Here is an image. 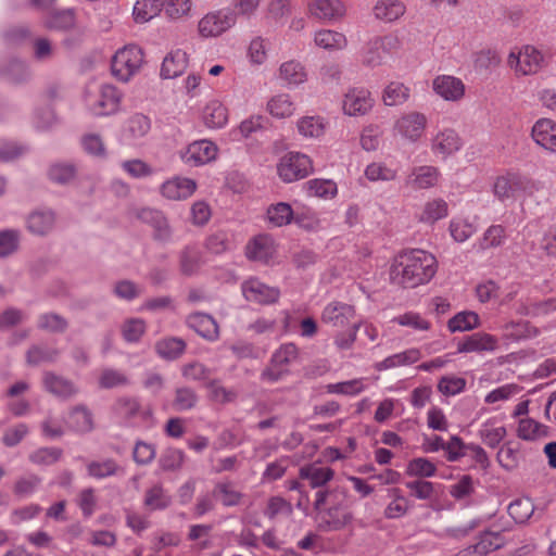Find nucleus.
I'll return each mask as SVG.
<instances>
[{"label": "nucleus", "mask_w": 556, "mask_h": 556, "mask_svg": "<svg viewBox=\"0 0 556 556\" xmlns=\"http://www.w3.org/2000/svg\"><path fill=\"white\" fill-rule=\"evenodd\" d=\"M435 257L424 250L412 249L399 253L391 265L390 278L403 288L428 283L437 273Z\"/></svg>", "instance_id": "obj_1"}, {"label": "nucleus", "mask_w": 556, "mask_h": 556, "mask_svg": "<svg viewBox=\"0 0 556 556\" xmlns=\"http://www.w3.org/2000/svg\"><path fill=\"white\" fill-rule=\"evenodd\" d=\"M318 527L337 531L348 522V495L344 490H319L314 502Z\"/></svg>", "instance_id": "obj_2"}, {"label": "nucleus", "mask_w": 556, "mask_h": 556, "mask_svg": "<svg viewBox=\"0 0 556 556\" xmlns=\"http://www.w3.org/2000/svg\"><path fill=\"white\" fill-rule=\"evenodd\" d=\"M300 361V349L292 342L283 343L276 349L262 370L260 379L266 383H275L290 374V366Z\"/></svg>", "instance_id": "obj_3"}, {"label": "nucleus", "mask_w": 556, "mask_h": 556, "mask_svg": "<svg viewBox=\"0 0 556 556\" xmlns=\"http://www.w3.org/2000/svg\"><path fill=\"white\" fill-rule=\"evenodd\" d=\"M143 63V52L135 45L119 49L111 62V71L114 77L121 81H128Z\"/></svg>", "instance_id": "obj_4"}, {"label": "nucleus", "mask_w": 556, "mask_h": 556, "mask_svg": "<svg viewBox=\"0 0 556 556\" xmlns=\"http://www.w3.org/2000/svg\"><path fill=\"white\" fill-rule=\"evenodd\" d=\"M312 173V160L301 152H288L277 164V174L286 184L303 179Z\"/></svg>", "instance_id": "obj_5"}, {"label": "nucleus", "mask_w": 556, "mask_h": 556, "mask_svg": "<svg viewBox=\"0 0 556 556\" xmlns=\"http://www.w3.org/2000/svg\"><path fill=\"white\" fill-rule=\"evenodd\" d=\"M400 45V39L395 35L377 36L367 42L363 63L371 67L379 66L388 55L399 50Z\"/></svg>", "instance_id": "obj_6"}, {"label": "nucleus", "mask_w": 556, "mask_h": 556, "mask_svg": "<svg viewBox=\"0 0 556 556\" xmlns=\"http://www.w3.org/2000/svg\"><path fill=\"white\" fill-rule=\"evenodd\" d=\"M134 216L149 225L152 229V238L161 243H168L173 238V228L165 214L153 207H140L134 210Z\"/></svg>", "instance_id": "obj_7"}, {"label": "nucleus", "mask_w": 556, "mask_h": 556, "mask_svg": "<svg viewBox=\"0 0 556 556\" xmlns=\"http://www.w3.org/2000/svg\"><path fill=\"white\" fill-rule=\"evenodd\" d=\"M241 291L247 301L260 305L275 304L281 294L279 288L268 286L256 277L244 280L241 283Z\"/></svg>", "instance_id": "obj_8"}, {"label": "nucleus", "mask_w": 556, "mask_h": 556, "mask_svg": "<svg viewBox=\"0 0 556 556\" xmlns=\"http://www.w3.org/2000/svg\"><path fill=\"white\" fill-rule=\"evenodd\" d=\"M507 63L519 75H533L543 67L544 56L536 48L526 46L518 53L510 52Z\"/></svg>", "instance_id": "obj_9"}, {"label": "nucleus", "mask_w": 556, "mask_h": 556, "mask_svg": "<svg viewBox=\"0 0 556 556\" xmlns=\"http://www.w3.org/2000/svg\"><path fill=\"white\" fill-rule=\"evenodd\" d=\"M237 14L229 10H219L206 14L199 22V33L203 37H216L236 24Z\"/></svg>", "instance_id": "obj_10"}, {"label": "nucleus", "mask_w": 556, "mask_h": 556, "mask_svg": "<svg viewBox=\"0 0 556 556\" xmlns=\"http://www.w3.org/2000/svg\"><path fill=\"white\" fill-rule=\"evenodd\" d=\"M41 382L46 392L63 401L79 393V388L74 381L51 370L42 372Z\"/></svg>", "instance_id": "obj_11"}, {"label": "nucleus", "mask_w": 556, "mask_h": 556, "mask_svg": "<svg viewBox=\"0 0 556 556\" xmlns=\"http://www.w3.org/2000/svg\"><path fill=\"white\" fill-rule=\"evenodd\" d=\"M151 119L142 113L130 115L122 127V139L127 144H137L148 136L151 130Z\"/></svg>", "instance_id": "obj_12"}, {"label": "nucleus", "mask_w": 556, "mask_h": 556, "mask_svg": "<svg viewBox=\"0 0 556 556\" xmlns=\"http://www.w3.org/2000/svg\"><path fill=\"white\" fill-rule=\"evenodd\" d=\"M122 101V92L113 85H103L99 98L89 108L94 115L104 116L118 111Z\"/></svg>", "instance_id": "obj_13"}, {"label": "nucleus", "mask_w": 556, "mask_h": 556, "mask_svg": "<svg viewBox=\"0 0 556 556\" xmlns=\"http://www.w3.org/2000/svg\"><path fill=\"white\" fill-rule=\"evenodd\" d=\"M427 122V117L422 113L410 112L396 121L395 129L402 137L415 142L424 135Z\"/></svg>", "instance_id": "obj_14"}, {"label": "nucleus", "mask_w": 556, "mask_h": 556, "mask_svg": "<svg viewBox=\"0 0 556 556\" xmlns=\"http://www.w3.org/2000/svg\"><path fill=\"white\" fill-rule=\"evenodd\" d=\"M216 154L217 147L214 142L210 140H198L187 147L182 154V160L189 165L198 166L213 161Z\"/></svg>", "instance_id": "obj_15"}, {"label": "nucleus", "mask_w": 556, "mask_h": 556, "mask_svg": "<svg viewBox=\"0 0 556 556\" xmlns=\"http://www.w3.org/2000/svg\"><path fill=\"white\" fill-rule=\"evenodd\" d=\"M203 264V254L197 244H187L178 252V268L182 276L197 275Z\"/></svg>", "instance_id": "obj_16"}, {"label": "nucleus", "mask_w": 556, "mask_h": 556, "mask_svg": "<svg viewBox=\"0 0 556 556\" xmlns=\"http://www.w3.org/2000/svg\"><path fill=\"white\" fill-rule=\"evenodd\" d=\"M497 346L498 340L496 337L486 332H475L458 342L457 351L459 353L492 352L495 351Z\"/></svg>", "instance_id": "obj_17"}, {"label": "nucleus", "mask_w": 556, "mask_h": 556, "mask_svg": "<svg viewBox=\"0 0 556 556\" xmlns=\"http://www.w3.org/2000/svg\"><path fill=\"white\" fill-rule=\"evenodd\" d=\"M462 146V138L451 128L439 131L431 141L432 152L437 155H441L443 159L457 152Z\"/></svg>", "instance_id": "obj_18"}, {"label": "nucleus", "mask_w": 556, "mask_h": 556, "mask_svg": "<svg viewBox=\"0 0 556 556\" xmlns=\"http://www.w3.org/2000/svg\"><path fill=\"white\" fill-rule=\"evenodd\" d=\"M531 136L536 144L556 154V122L540 118L533 125Z\"/></svg>", "instance_id": "obj_19"}, {"label": "nucleus", "mask_w": 556, "mask_h": 556, "mask_svg": "<svg viewBox=\"0 0 556 556\" xmlns=\"http://www.w3.org/2000/svg\"><path fill=\"white\" fill-rule=\"evenodd\" d=\"M433 90L447 101H457L465 94L464 83L454 76L441 75L433 79Z\"/></svg>", "instance_id": "obj_20"}, {"label": "nucleus", "mask_w": 556, "mask_h": 556, "mask_svg": "<svg viewBox=\"0 0 556 556\" xmlns=\"http://www.w3.org/2000/svg\"><path fill=\"white\" fill-rule=\"evenodd\" d=\"M187 325L205 340L216 341L219 337L218 325L216 320L208 314H190L187 317Z\"/></svg>", "instance_id": "obj_21"}, {"label": "nucleus", "mask_w": 556, "mask_h": 556, "mask_svg": "<svg viewBox=\"0 0 556 556\" xmlns=\"http://www.w3.org/2000/svg\"><path fill=\"white\" fill-rule=\"evenodd\" d=\"M334 472L330 467L319 463L306 464L299 469V478L307 481V484L313 489L325 485L332 480Z\"/></svg>", "instance_id": "obj_22"}, {"label": "nucleus", "mask_w": 556, "mask_h": 556, "mask_svg": "<svg viewBox=\"0 0 556 556\" xmlns=\"http://www.w3.org/2000/svg\"><path fill=\"white\" fill-rule=\"evenodd\" d=\"M197 184L190 178L175 177L165 181L161 187V193L169 200H185L193 194Z\"/></svg>", "instance_id": "obj_23"}, {"label": "nucleus", "mask_w": 556, "mask_h": 556, "mask_svg": "<svg viewBox=\"0 0 556 556\" xmlns=\"http://www.w3.org/2000/svg\"><path fill=\"white\" fill-rule=\"evenodd\" d=\"M344 12L345 7L340 0H312L308 3L309 15L317 20H336Z\"/></svg>", "instance_id": "obj_24"}, {"label": "nucleus", "mask_w": 556, "mask_h": 556, "mask_svg": "<svg viewBox=\"0 0 556 556\" xmlns=\"http://www.w3.org/2000/svg\"><path fill=\"white\" fill-rule=\"evenodd\" d=\"M61 355V351L56 348L49 346L45 343L33 344L26 352V363L36 367L41 364H53Z\"/></svg>", "instance_id": "obj_25"}, {"label": "nucleus", "mask_w": 556, "mask_h": 556, "mask_svg": "<svg viewBox=\"0 0 556 556\" xmlns=\"http://www.w3.org/2000/svg\"><path fill=\"white\" fill-rule=\"evenodd\" d=\"M188 65L187 53L180 49L169 52L163 60L161 77L165 79L181 75Z\"/></svg>", "instance_id": "obj_26"}, {"label": "nucleus", "mask_w": 556, "mask_h": 556, "mask_svg": "<svg viewBox=\"0 0 556 556\" xmlns=\"http://www.w3.org/2000/svg\"><path fill=\"white\" fill-rule=\"evenodd\" d=\"M372 12L377 20L392 23L405 14L406 5L401 0H378Z\"/></svg>", "instance_id": "obj_27"}, {"label": "nucleus", "mask_w": 556, "mask_h": 556, "mask_svg": "<svg viewBox=\"0 0 556 556\" xmlns=\"http://www.w3.org/2000/svg\"><path fill=\"white\" fill-rule=\"evenodd\" d=\"M67 427L77 433H88L92 431V413L84 404L74 406L68 414Z\"/></svg>", "instance_id": "obj_28"}, {"label": "nucleus", "mask_w": 556, "mask_h": 556, "mask_svg": "<svg viewBox=\"0 0 556 556\" xmlns=\"http://www.w3.org/2000/svg\"><path fill=\"white\" fill-rule=\"evenodd\" d=\"M375 105L371 92L365 88L350 90V116H363L368 114Z\"/></svg>", "instance_id": "obj_29"}, {"label": "nucleus", "mask_w": 556, "mask_h": 556, "mask_svg": "<svg viewBox=\"0 0 556 556\" xmlns=\"http://www.w3.org/2000/svg\"><path fill=\"white\" fill-rule=\"evenodd\" d=\"M172 504V496L161 483L148 488L143 496V506L149 511L164 510Z\"/></svg>", "instance_id": "obj_30"}, {"label": "nucleus", "mask_w": 556, "mask_h": 556, "mask_svg": "<svg viewBox=\"0 0 556 556\" xmlns=\"http://www.w3.org/2000/svg\"><path fill=\"white\" fill-rule=\"evenodd\" d=\"M202 118L208 128H222L228 122V111L218 100L210 101L203 109Z\"/></svg>", "instance_id": "obj_31"}, {"label": "nucleus", "mask_w": 556, "mask_h": 556, "mask_svg": "<svg viewBox=\"0 0 556 556\" xmlns=\"http://www.w3.org/2000/svg\"><path fill=\"white\" fill-rule=\"evenodd\" d=\"M421 358V353L418 349L412 348L406 351L390 355L383 361L376 364L375 368L379 371L415 364Z\"/></svg>", "instance_id": "obj_32"}, {"label": "nucleus", "mask_w": 556, "mask_h": 556, "mask_svg": "<svg viewBox=\"0 0 556 556\" xmlns=\"http://www.w3.org/2000/svg\"><path fill=\"white\" fill-rule=\"evenodd\" d=\"M186 348V341L177 337L163 338L155 343L157 355L166 361L179 358L185 353Z\"/></svg>", "instance_id": "obj_33"}, {"label": "nucleus", "mask_w": 556, "mask_h": 556, "mask_svg": "<svg viewBox=\"0 0 556 556\" xmlns=\"http://www.w3.org/2000/svg\"><path fill=\"white\" fill-rule=\"evenodd\" d=\"M54 220L52 211H35L27 218V228L34 235L45 236L53 228Z\"/></svg>", "instance_id": "obj_34"}, {"label": "nucleus", "mask_w": 556, "mask_h": 556, "mask_svg": "<svg viewBox=\"0 0 556 556\" xmlns=\"http://www.w3.org/2000/svg\"><path fill=\"white\" fill-rule=\"evenodd\" d=\"M439 170L433 166H419L413 169L408 176L407 184L414 188L425 189L435 185L439 178Z\"/></svg>", "instance_id": "obj_35"}, {"label": "nucleus", "mask_w": 556, "mask_h": 556, "mask_svg": "<svg viewBox=\"0 0 556 556\" xmlns=\"http://www.w3.org/2000/svg\"><path fill=\"white\" fill-rule=\"evenodd\" d=\"M273 255V240L267 236L254 238L247 247V256L253 261L267 262Z\"/></svg>", "instance_id": "obj_36"}, {"label": "nucleus", "mask_w": 556, "mask_h": 556, "mask_svg": "<svg viewBox=\"0 0 556 556\" xmlns=\"http://www.w3.org/2000/svg\"><path fill=\"white\" fill-rule=\"evenodd\" d=\"M87 472L94 479H104L123 473V468L113 459L93 460L87 465Z\"/></svg>", "instance_id": "obj_37"}, {"label": "nucleus", "mask_w": 556, "mask_h": 556, "mask_svg": "<svg viewBox=\"0 0 556 556\" xmlns=\"http://www.w3.org/2000/svg\"><path fill=\"white\" fill-rule=\"evenodd\" d=\"M43 25L48 29L67 30L75 25V14L71 9L52 11L46 17Z\"/></svg>", "instance_id": "obj_38"}, {"label": "nucleus", "mask_w": 556, "mask_h": 556, "mask_svg": "<svg viewBox=\"0 0 556 556\" xmlns=\"http://www.w3.org/2000/svg\"><path fill=\"white\" fill-rule=\"evenodd\" d=\"M164 7V0H138L134 7V18L137 23H146L159 15Z\"/></svg>", "instance_id": "obj_39"}, {"label": "nucleus", "mask_w": 556, "mask_h": 556, "mask_svg": "<svg viewBox=\"0 0 556 556\" xmlns=\"http://www.w3.org/2000/svg\"><path fill=\"white\" fill-rule=\"evenodd\" d=\"M548 434L547 426L532 419L523 418L520 419L517 435L526 441H534L539 438L546 437Z\"/></svg>", "instance_id": "obj_40"}, {"label": "nucleus", "mask_w": 556, "mask_h": 556, "mask_svg": "<svg viewBox=\"0 0 556 556\" xmlns=\"http://www.w3.org/2000/svg\"><path fill=\"white\" fill-rule=\"evenodd\" d=\"M480 325L479 315L472 311H464L453 316L448 323L447 328L451 332L469 331Z\"/></svg>", "instance_id": "obj_41"}, {"label": "nucleus", "mask_w": 556, "mask_h": 556, "mask_svg": "<svg viewBox=\"0 0 556 556\" xmlns=\"http://www.w3.org/2000/svg\"><path fill=\"white\" fill-rule=\"evenodd\" d=\"M213 490L216 498L219 500L225 507L238 506L243 498V494L235 490L230 481L218 482Z\"/></svg>", "instance_id": "obj_42"}, {"label": "nucleus", "mask_w": 556, "mask_h": 556, "mask_svg": "<svg viewBox=\"0 0 556 556\" xmlns=\"http://www.w3.org/2000/svg\"><path fill=\"white\" fill-rule=\"evenodd\" d=\"M199 402L197 392L189 387H179L175 390L173 407L177 412L193 409Z\"/></svg>", "instance_id": "obj_43"}, {"label": "nucleus", "mask_w": 556, "mask_h": 556, "mask_svg": "<svg viewBox=\"0 0 556 556\" xmlns=\"http://www.w3.org/2000/svg\"><path fill=\"white\" fill-rule=\"evenodd\" d=\"M409 98V88L399 81L390 83L383 90L382 100L388 106L401 105Z\"/></svg>", "instance_id": "obj_44"}, {"label": "nucleus", "mask_w": 556, "mask_h": 556, "mask_svg": "<svg viewBox=\"0 0 556 556\" xmlns=\"http://www.w3.org/2000/svg\"><path fill=\"white\" fill-rule=\"evenodd\" d=\"M0 76L13 84H21L29 78L27 65L18 60H11L0 68Z\"/></svg>", "instance_id": "obj_45"}, {"label": "nucleus", "mask_w": 556, "mask_h": 556, "mask_svg": "<svg viewBox=\"0 0 556 556\" xmlns=\"http://www.w3.org/2000/svg\"><path fill=\"white\" fill-rule=\"evenodd\" d=\"M506 229L502 225H492L483 233L479 241L481 250H489L492 248L502 247L506 241Z\"/></svg>", "instance_id": "obj_46"}, {"label": "nucleus", "mask_w": 556, "mask_h": 556, "mask_svg": "<svg viewBox=\"0 0 556 556\" xmlns=\"http://www.w3.org/2000/svg\"><path fill=\"white\" fill-rule=\"evenodd\" d=\"M437 472L435 465L425 457H417L408 462L405 473L418 479L433 477Z\"/></svg>", "instance_id": "obj_47"}, {"label": "nucleus", "mask_w": 556, "mask_h": 556, "mask_svg": "<svg viewBox=\"0 0 556 556\" xmlns=\"http://www.w3.org/2000/svg\"><path fill=\"white\" fill-rule=\"evenodd\" d=\"M37 327L52 333H63L68 327V321L56 313H45L39 315Z\"/></svg>", "instance_id": "obj_48"}, {"label": "nucleus", "mask_w": 556, "mask_h": 556, "mask_svg": "<svg viewBox=\"0 0 556 556\" xmlns=\"http://www.w3.org/2000/svg\"><path fill=\"white\" fill-rule=\"evenodd\" d=\"M292 513V504L278 495L269 497L264 509V516L270 520L277 518L278 516L290 517Z\"/></svg>", "instance_id": "obj_49"}, {"label": "nucleus", "mask_w": 556, "mask_h": 556, "mask_svg": "<svg viewBox=\"0 0 556 556\" xmlns=\"http://www.w3.org/2000/svg\"><path fill=\"white\" fill-rule=\"evenodd\" d=\"M267 216L270 224L275 227H281L291 223L294 218L293 210L290 204L279 202L267 210Z\"/></svg>", "instance_id": "obj_50"}, {"label": "nucleus", "mask_w": 556, "mask_h": 556, "mask_svg": "<svg viewBox=\"0 0 556 556\" xmlns=\"http://www.w3.org/2000/svg\"><path fill=\"white\" fill-rule=\"evenodd\" d=\"M315 43L327 50L342 49L346 45V38L341 33L324 29L315 34Z\"/></svg>", "instance_id": "obj_51"}, {"label": "nucleus", "mask_w": 556, "mask_h": 556, "mask_svg": "<svg viewBox=\"0 0 556 556\" xmlns=\"http://www.w3.org/2000/svg\"><path fill=\"white\" fill-rule=\"evenodd\" d=\"M100 389H113L129 384V378L121 370L104 368L98 379Z\"/></svg>", "instance_id": "obj_52"}, {"label": "nucleus", "mask_w": 556, "mask_h": 556, "mask_svg": "<svg viewBox=\"0 0 556 556\" xmlns=\"http://www.w3.org/2000/svg\"><path fill=\"white\" fill-rule=\"evenodd\" d=\"M534 513V505L529 497L517 498L508 506L509 516L518 523L526 522Z\"/></svg>", "instance_id": "obj_53"}, {"label": "nucleus", "mask_w": 556, "mask_h": 556, "mask_svg": "<svg viewBox=\"0 0 556 556\" xmlns=\"http://www.w3.org/2000/svg\"><path fill=\"white\" fill-rule=\"evenodd\" d=\"M300 135L306 138H318L325 132L324 119L319 116H304L298 122Z\"/></svg>", "instance_id": "obj_54"}, {"label": "nucleus", "mask_w": 556, "mask_h": 556, "mask_svg": "<svg viewBox=\"0 0 556 556\" xmlns=\"http://www.w3.org/2000/svg\"><path fill=\"white\" fill-rule=\"evenodd\" d=\"M447 203L443 199H434L426 203L419 219L424 223L433 224L447 216Z\"/></svg>", "instance_id": "obj_55"}, {"label": "nucleus", "mask_w": 556, "mask_h": 556, "mask_svg": "<svg viewBox=\"0 0 556 556\" xmlns=\"http://www.w3.org/2000/svg\"><path fill=\"white\" fill-rule=\"evenodd\" d=\"M480 438L483 443L489 447H496L506 435V428L504 426H494V422L488 420L484 422L479 431Z\"/></svg>", "instance_id": "obj_56"}, {"label": "nucleus", "mask_w": 556, "mask_h": 556, "mask_svg": "<svg viewBox=\"0 0 556 556\" xmlns=\"http://www.w3.org/2000/svg\"><path fill=\"white\" fill-rule=\"evenodd\" d=\"M409 495L421 501H432L435 497L434 484L425 479H416L405 482Z\"/></svg>", "instance_id": "obj_57"}, {"label": "nucleus", "mask_w": 556, "mask_h": 556, "mask_svg": "<svg viewBox=\"0 0 556 556\" xmlns=\"http://www.w3.org/2000/svg\"><path fill=\"white\" fill-rule=\"evenodd\" d=\"M267 110L273 116L285 118L293 114L294 104L288 94H278L269 100Z\"/></svg>", "instance_id": "obj_58"}, {"label": "nucleus", "mask_w": 556, "mask_h": 556, "mask_svg": "<svg viewBox=\"0 0 556 556\" xmlns=\"http://www.w3.org/2000/svg\"><path fill=\"white\" fill-rule=\"evenodd\" d=\"M279 77L289 85H299L305 81L306 74L300 63L289 61L280 66Z\"/></svg>", "instance_id": "obj_59"}, {"label": "nucleus", "mask_w": 556, "mask_h": 556, "mask_svg": "<svg viewBox=\"0 0 556 556\" xmlns=\"http://www.w3.org/2000/svg\"><path fill=\"white\" fill-rule=\"evenodd\" d=\"M305 187L311 197L328 199L337 193V185L332 180L312 179L305 184Z\"/></svg>", "instance_id": "obj_60"}, {"label": "nucleus", "mask_w": 556, "mask_h": 556, "mask_svg": "<svg viewBox=\"0 0 556 556\" xmlns=\"http://www.w3.org/2000/svg\"><path fill=\"white\" fill-rule=\"evenodd\" d=\"M146 321L141 318H128L122 326V336L126 342H139L146 332Z\"/></svg>", "instance_id": "obj_61"}, {"label": "nucleus", "mask_w": 556, "mask_h": 556, "mask_svg": "<svg viewBox=\"0 0 556 556\" xmlns=\"http://www.w3.org/2000/svg\"><path fill=\"white\" fill-rule=\"evenodd\" d=\"M141 404L137 397L121 396L114 403V410L126 420H130L140 414Z\"/></svg>", "instance_id": "obj_62"}, {"label": "nucleus", "mask_w": 556, "mask_h": 556, "mask_svg": "<svg viewBox=\"0 0 556 556\" xmlns=\"http://www.w3.org/2000/svg\"><path fill=\"white\" fill-rule=\"evenodd\" d=\"M41 483V478L36 475H28L16 480L13 492L16 497L25 498L36 492Z\"/></svg>", "instance_id": "obj_63"}, {"label": "nucleus", "mask_w": 556, "mask_h": 556, "mask_svg": "<svg viewBox=\"0 0 556 556\" xmlns=\"http://www.w3.org/2000/svg\"><path fill=\"white\" fill-rule=\"evenodd\" d=\"M185 462V453L178 448H167L159 459L160 467L164 471H176Z\"/></svg>", "instance_id": "obj_64"}]
</instances>
